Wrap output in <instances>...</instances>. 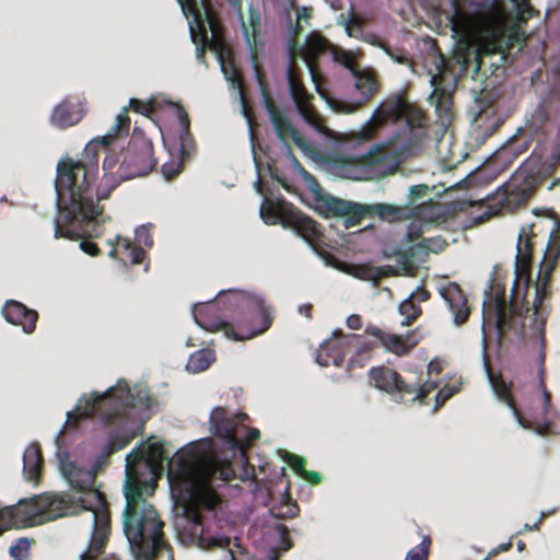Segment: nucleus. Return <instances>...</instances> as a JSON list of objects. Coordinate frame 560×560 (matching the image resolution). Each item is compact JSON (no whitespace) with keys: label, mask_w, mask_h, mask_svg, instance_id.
Returning <instances> with one entry per match:
<instances>
[{"label":"nucleus","mask_w":560,"mask_h":560,"mask_svg":"<svg viewBox=\"0 0 560 560\" xmlns=\"http://www.w3.org/2000/svg\"><path fill=\"white\" fill-rule=\"evenodd\" d=\"M427 192L428 186L424 184L411 186L409 189L410 203H413L417 200L423 198L427 195Z\"/></svg>","instance_id":"nucleus-56"},{"label":"nucleus","mask_w":560,"mask_h":560,"mask_svg":"<svg viewBox=\"0 0 560 560\" xmlns=\"http://www.w3.org/2000/svg\"><path fill=\"white\" fill-rule=\"evenodd\" d=\"M105 393H92L90 396H83L79 399L75 408L67 412V420L63 429H78L84 420L97 419L105 422ZM65 430L58 434L60 438Z\"/></svg>","instance_id":"nucleus-17"},{"label":"nucleus","mask_w":560,"mask_h":560,"mask_svg":"<svg viewBox=\"0 0 560 560\" xmlns=\"http://www.w3.org/2000/svg\"><path fill=\"white\" fill-rule=\"evenodd\" d=\"M194 318L206 330L224 329L225 335L236 341L252 339L272 324V311L262 298L245 292L220 293L214 302L195 306Z\"/></svg>","instance_id":"nucleus-3"},{"label":"nucleus","mask_w":560,"mask_h":560,"mask_svg":"<svg viewBox=\"0 0 560 560\" xmlns=\"http://www.w3.org/2000/svg\"><path fill=\"white\" fill-rule=\"evenodd\" d=\"M248 419L246 413L229 415L223 407H215L210 415V424L214 435L224 440L231 447L240 446L238 432L247 431L244 423Z\"/></svg>","instance_id":"nucleus-15"},{"label":"nucleus","mask_w":560,"mask_h":560,"mask_svg":"<svg viewBox=\"0 0 560 560\" xmlns=\"http://www.w3.org/2000/svg\"><path fill=\"white\" fill-rule=\"evenodd\" d=\"M370 378L376 388L392 395L399 394L401 399L415 393L410 383H407L397 371L388 366L372 368Z\"/></svg>","instance_id":"nucleus-21"},{"label":"nucleus","mask_w":560,"mask_h":560,"mask_svg":"<svg viewBox=\"0 0 560 560\" xmlns=\"http://www.w3.org/2000/svg\"><path fill=\"white\" fill-rule=\"evenodd\" d=\"M439 293L447 303L453 314L454 324L456 326L464 325L470 316L471 307L468 305V299L460 285L456 282H448L439 288Z\"/></svg>","instance_id":"nucleus-22"},{"label":"nucleus","mask_w":560,"mask_h":560,"mask_svg":"<svg viewBox=\"0 0 560 560\" xmlns=\"http://www.w3.org/2000/svg\"><path fill=\"white\" fill-rule=\"evenodd\" d=\"M536 226L537 223L524 225L518 235L516 260L523 268L529 266L533 259V240L537 237Z\"/></svg>","instance_id":"nucleus-31"},{"label":"nucleus","mask_w":560,"mask_h":560,"mask_svg":"<svg viewBox=\"0 0 560 560\" xmlns=\"http://www.w3.org/2000/svg\"><path fill=\"white\" fill-rule=\"evenodd\" d=\"M348 24H349V26L361 28L364 26L365 21L360 14H358L357 12H354L352 10L348 16Z\"/></svg>","instance_id":"nucleus-59"},{"label":"nucleus","mask_w":560,"mask_h":560,"mask_svg":"<svg viewBox=\"0 0 560 560\" xmlns=\"http://www.w3.org/2000/svg\"><path fill=\"white\" fill-rule=\"evenodd\" d=\"M492 387L495 395L513 411L514 416L517 418L518 422L523 427H527L525 424L524 418L518 410L516 402L514 400L511 385L508 384L501 376L495 378H491Z\"/></svg>","instance_id":"nucleus-33"},{"label":"nucleus","mask_w":560,"mask_h":560,"mask_svg":"<svg viewBox=\"0 0 560 560\" xmlns=\"http://www.w3.org/2000/svg\"><path fill=\"white\" fill-rule=\"evenodd\" d=\"M130 124L128 107L125 106L107 131V170L120 162L116 172L107 173V199L109 190L115 189L119 182L148 175L156 165L153 143L141 128L135 127L125 147Z\"/></svg>","instance_id":"nucleus-4"},{"label":"nucleus","mask_w":560,"mask_h":560,"mask_svg":"<svg viewBox=\"0 0 560 560\" xmlns=\"http://www.w3.org/2000/svg\"><path fill=\"white\" fill-rule=\"evenodd\" d=\"M387 151L384 144H375L365 155V164H376L387 159Z\"/></svg>","instance_id":"nucleus-45"},{"label":"nucleus","mask_w":560,"mask_h":560,"mask_svg":"<svg viewBox=\"0 0 560 560\" xmlns=\"http://www.w3.org/2000/svg\"><path fill=\"white\" fill-rule=\"evenodd\" d=\"M284 459L300 477L305 474L306 459L303 456L287 453Z\"/></svg>","instance_id":"nucleus-47"},{"label":"nucleus","mask_w":560,"mask_h":560,"mask_svg":"<svg viewBox=\"0 0 560 560\" xmlns=\"http://www.w3.org/2000/svg\"><path fill=\"white\" fill-rule=\"evenodd\" d=\"M213 361V351L209 349H201L189 357L187 362V370L194 373H199L207 370Z\"/></svg>","instance_id":"nucleus-34"},{"label":"nucleus","mask_w":560,"mask_h":560,"mask_svg":"<svg viewBox=\"0 0 560 560\" xmlns=\"http://www.w3.org/2000/svg\"><path fill=\"white\" fill-rule=\"evenodd\" d=\"M423 226L422 223L411 222L407 228L406 238L408 242L412 243L422 237Z\"/></svg>","instance_id":"nucleus-53"},{"label":"nucleus","mask_w":560,"mask_h":560,"mask_svg":"<svg viewBox=\"0 0 560 560\" xmlns=\"http://www.w3.org/2000/svg\"><path fill=\"white\" fill-rule=\"evenodd\" d=\"M240 22L248 47L256 49L259 45H262L260 40V14L258 10L250 7L248 10V21L245 22L243 18Z\"/></svg>","instance_id":"nucleus-32"},{"label":"nucleus","mask_w":560,"mask_h":560,"mask_svg":"<svg viewBox=\"0 0 560 560\" xmlns=\"http://www.w3.org/2000/svg\"><path fill=\"white\" fill-rule=\"evenodd\" d=\"M260 436V432L258 429H250L247 427V431L238 432L240 446H233V448H238L244 451L249 447L254 441L258 440Z\"/></svg>","instance_id":"nucleus-46"},{"label":"nucleus","mask_w":560,"mask_h":560,"mask_svg":"<svg viewBox=\"0 0 560 560\" xmlns=\"http://www.w3.org/2000/svg\"><path fill=\"white\" fill-rule=\"evenodd\" d=\"M60 469L71 487L83 493L80 498L84 510L93 512V534L88 551L81 560H105V494L94 487L96 476L105 467V446L102 447L89 467L70 460L69 454L59 456Z\"/></svg>","instance_id":"nucleus-6"},{"label":"nucleus","mask_w":560,"mask_h":560,"mask_svg":"<svg viewBox=\"0 0 560 560\" xmlns=\"http://www.w3.org/2000/svg\"><path fill=\"white\" fill-rule=\"evenodd\" d=\"M544 361H545V354L541 353L540 354V370H539V376H540V388L542 389V399H544V413H547L548 412V409H549V406H550V402H551V395L550 393L547 390L546 388V384H545V381L542 378V373H544V370H542V364H544Z\"/></svg>","instance_id":"nucleus-51"},{"label":"nucleus","mask_w":560,"mask_h":560,"mask_svg":"<svg viewBox=\"0 0 560 560\" xmlns=\"http://www.w3.org/2000/svg\"><path fill=\"white\" fill-rule=\"evenodd\" d=\"M150 390L145 385L130 386L119 380L107 388V457L127 447L144 430L151 407Z\"/></svg>","instance_id":"nucleus-5"},{"label":"nucleus","mask_w":560,"mask_h":560,"mask_svg":"<svg viewBox=\"0 0 560 560\" xmlns=\"http://www.w3.org/2000/svg\"><path fill=\"white\" fill-rule=\"evenodd\" d=\"M323 208L327 215L342 218L347 229L361 224L366 217L377 215L389 222L410 219L416 208L410 206H395L389 203L362 205L354 201L326 196Z\"/></svg>","instance_id":"nucleus-9"},{"label":"nucleus","mask_w":560,"mask_h":560,"mask_svg":"<svg viewBox=\"0 0 560 560\" xmlns=\"http://www.w3.org/2000/svg\"><path fill=\"white\" fill-rule=\"evenodd\" d=\"M33 540L28 538H19L13 541L9 548V555L13 560H26L30 556V549Z\"/></svg>","instance_id":"nucleus-37"},{"label":"nucleus","mask_w":560,"mask_h":560,"mask_svg":"<svg viewBox=\"0 0 560 560\" xmlns=\"http://www.w3.org/2000/svg\"><path fill=\"white\" fill-rule=\"evenodd\" d=\"M167 460V479L176 505L183 510L192 535H199L203 549L229 548L230 537H205L202 510L212 511L221 503L212 487L217 474L229 481L233 476L230 466L219 469V464L208 462L192 445L177 451L168 460L164 446L159 442H141L126 456L124 493L126 508L122 514L124 533L137 560H155L171 547L165 539V523L156 509L147 500L158 487Z\"/></svg>","instance_id":"nucleus-1"},{"label":"nucleus","mask_w":560,"mask_h":560,"mask_svg":"<svg viewBox=\"0 0 560 560\" xmlns=\"http://www.w3.org/2000/svg\"><path fill=\"white\" fill-rule=\"evenodd\" d=\"M453 13L450 16L452 31L457 35H470L481 22L478 11H470L460 5L457 1L453 2Z\"/></svg>","instance_id":"nucleus-28"},{"label":"nucleus","mask_w":560,"mask_h":560,"mask_svg":"<svg viewBox=\"0 0 560 560\" xmlns=\"http://www.w3.org/2000/svg\"><path fill=\"white\" fill-rule=\"evenodd\" d=\"M331 44L319 33H311L305 40L304 47H301V52L294 55V60L298 57H302L306 63V67L312 75V80L315 84L317 93L326 98V90L322 86L320 74L318 72V59L322 55L329 52Z\"/></svg>","instance_id":"nucleus-16"},{"label":"nucleus","mask_w":560,"mask_h":560,"mask_svg":"<svg viewBox=\"0 0 560 560\" xmlns=\"http://www.w3.org/2000/svg\"><path fill=\"white\" fill-rule=\"evenodd\" d=\"M415 294H411L408 299L402 301L399 305V312L405 318L401 322V326H410L416 322L422 314L420 305L413 301Z\"/></svg>","instance_id":"nucleus-35"},{"label":"nucleus","mask_w":560,"mask_h":560,"mask_svg":"<svg viewBox=\"0 0 560 560\" xmlns=\"http://www.w3.org/2000/svg\"><path fill=\"white\" fill-rule=\"evenodd\" d=\"M302 21L298 20L293 25H291L290 30V42H289V54L290 59H294L295 51L301 52V46L299 43V36L303 32Z\"/></svg>","instance_id":"nucleus-40"},{"label":"nucleus","mask_w":560,"mask_h":560,"mask_svg":"<svg viewBox=\"0 0 560 560\" xmlns=\"http://www.w3.org/2000/svg\"><path fill=\"white\" fill-rule=\"evenodd\" d=\"M44 469V458L40 446L32 443L23 454V475L27 481L38 483Z\"/></svg>","instance_id":"nucleus-29"},{"label":"nucleus","mask_w":560,"mask_h":560,"mask_svg":"<svg viewBox=\"0 0 560 560\" xmlns=\"http://www.w3.org/2000/svg\"><path fill=\"white\" fill-rule=\"evenodd\" d=\"M362 317L358 314H352L347 318V326L350 329L358 330L362 328Z\"/></svg>","instance_id":"nucleus-61"},{"label":"nucleus","mask_w":560,"mask_h":560,"mask_svg":"<svg viewBox=\"0 0 560 560\" xmlns=\"http://www.w3.org/2000/svg\"><path fill=\"white\" fill-rule=\"evenodd\" d=\"M302 478L312 485H319L323 481V476L320 472L310 471L307 469L305 474L302 476Z\"/></svg>","instance_id":"nucleus-60"},{"label":"nucleus","mask_w":560,"mask_h":560,"mask_svg":"<svg viewBox=\"0 0 560 560\" xmlns=\"http://www.w3.org/2000/svg\"><path fill=\"white\" fill-rule=\"evenodd\" d=\"M293 547V541L289 535V530L285 526L280 527V544L277 548L271 549V551L280 552V556L283 552H287Z\"/></svg>","instance_id":"nucleus-48"},{"label":"nucleus","mask_w":560,"mask_h":560,"mask_svg":"<svg viewBox=\"0 0 560 560\" xmlns=\"http://www.w3.org/2000/svg\"><path fill=\"white\" fill-rule=\"evenodd\" d=\"M178 138L180 158L182 160H184L185 158H189L190 154L194 152L195 140L190 131H180Z\"/></svg>","instance_id":"nucleus-41"},{"label":"nucleus","mask_w":560,"mask_h":560,"mask_svg":"<svg viewBox=\"0 0 560 560\" xmlns=\"http://www.w3.org/2000/svg\"><path fill=\"white\" fill-rule=\"evenodd\" d=\"M262 91V97H264V104L265 108L268 112L269 118L272 122V126L276 130V133L279 138V140L282 142L283 147L287 150L288 155L291 159L292 164L294 165L295 170L300 173V175L303 177L305 183L307 184L308 189L316 195L317 200L323 205V200L326 197L320 196L322 194V186L317 182L316 177L312 175L308 171H306L302 164L299 162V160L294 156L292 153L290 141L293 142L296 147L302 149L303 151H311L312 147L311 144L300 135V132L295 129V127L292 125L288 116L277 107L273 100L269 95L268 91L265 86L261 88Z\"/></svg>","instance_id":"nucleus-10"},{"label":"nucleus","mask_w":560,"mask_h":560,"mask_svg":"<svg viewBox=\"0 0 560 560\" xmlns=\"http://www.w3.org/2000/svg\"><path fill=\"white\" fill-rule=\"evenodd\" d=\"M131 109L136 113L142 114L144 116L150 117V115L154 112V101H142L139 98H130L128 110Z\"/></svg>","instance_id":"nucleus-42"},{"label":"nucleus","mask_w":560,"mask_h":560,"mask_svg":"<svg viewBox=\"0 0 560 560\" xmlns=\"http://www.w3.org/2000/svg\"><path fill=\"white\" fill-rule=\"evenodd\" d=\"M410 385L415 388V393L409 395L411 398L410 400H416V399H425L434 389L438 388V383L436 382H425L423 384H419V383H416V384H411Z\"/></svg>","instance_id":"nucleus-44"},{"label":"nucleus","mask_w":560,"mask_h":560,"mask_svg":"<svg viewBox=\"0 0 560 560\" xmlns=\"http://www.w3.org/2000/svg\"><path fill=\"white\" fill-rule=\"evenodd\" d=\"M91 215L93 218V220L95 221V223H88V222H81L78 220V223H80V228L82 230V235L80 236H75V237H67L68 240H72V241H78V240H81L80 242V248L82 252H84L85 254L90 255V256H100L101 255V248L98 247V245L92 241V238H96V237H100L103 235V232H104V228H103V222H104V219H103V210L102 208H96V212L95 213H92L91 212Z\"/></svg>","instance_id":"nucleus-25"},{"label":"nucleus","mask_w":560,"mask_h":560,"mask_svg":"<svg viewBox=\"0 0 560 560\" xmlns=\"http://www.w3.org/2000/svg\"><path fill=\"white\" fill-rule=\"evenodd\" d=\"M354 75V88L355 91L359 93L360 97L354 103H347L342 101H336L328 96V93L326 92V101L329 104L330 107L336 109L337 112L341 113H352L359 108H361L363 105H365L368 102L371 101V98L378 93L380 91V81L377 79V75L375 72L371 70H358L353 71Z\"/></svg>","instance_id":"nucleus-14"},{"label":"nucleus","mask_w":560,"mask_h":560,"mask_svg":"<svg viewBox=\"0 0 560 560\" xmlns=\"http://www.w3.org/2000/svg\"><path fill=\"white\" fill-rule=\"evenodd\" d=\"M107 245L112 247L108 255L117 258L125 266L141 264L145 258L144 249L137 246L130 238L117 235L114 242L107 240Z\"/></svg>","instance_id":"nucleus-27"},{"label":"nucleus","mask_w":560,"mask_h":560,"mask_svg":"<svg viewBox=\"0 0 560 560\" xmlns=\"http://www.w3.org/2000/svg\"><path fill=\"white\" fill-rule=\"evenodd\" d=\"M300 512V508L296 502L292 501L291 498H287L279 506L277 517L279 518H293Z\"/></svg>","instance_id":"nucleus-43"},{"label":"nucleus","mask_w":560,"mask_h":560,"mask_svg":"<svg viewBox=\"0 0 560 560\" xmlns=\"http://www.w3.org/2000/svg\"><path fill=\"white\" fill-rule=\"evenodd\" d=\"M365 335L371 336L374 340L369 348L383 347L386 351L395 353L398 357L408 354L419 342L416 331H409L406 335L387 334L384 330L369 326Z\"/></svg>","instance_id":"nucleus-18"},{"label":"nucleus","mask_w":560,"mask_h":560,"mask_svg":"<svg viewBox=\"0 0 560 560\" xmlns=\"http://www.w3.org/2000/svg\"><path fill=\"white\" fill-rule=\"evenodd\" d=\"M312 310H313V305L307 303V304H303L299 307V313L303 316H305L306 318L311 319L312 318Z\"/></svg>","instance_id":"nucleus-64"},{"label":"nucleus","mask_w":560,"mask_h":560,"mask_svg":"<svg viewBox=\"0 0 560 560\" xmlns=\"http://www.w3.org/2000/svg\"><path fill=\"white\" fill-rule=\"evenodd\" d=\"M372 44H374V45L378 46L380 48H382L396 62L401 63V65L406 63L407 58L405 56L395 55L392 51V49L385 43L380 40L378 38H375V40H373Z\"/></svg>","instance_id":"nucleus-57"},{"label":"nucleus","mask_w":560,"mask_h":560,"mask_svg":"<svg viewBox=\"0 0 560 560\" xmlns=\"http://www.w3.org/2000/svg\"><path fill=\"white\" fill-rule=\"evenodd\" d=\"M405 98L401 95H394L383 102L373 113L371 119L361 131V139L371 140L377 129L387 121L396 122L402 119L404 109L406 108Z\"/></svg>","instance_id":"nucleus-19"},{"label":"nucleus","mask_w":560,"mask_h":560,"mask_svg":"<svg viewBox=\"0 0 560 560\" xmlns=\"http://www.w3.org/2000/svg\"><path fill=\"white\" fill-rule=\"evenodd\" d=\"M228 3L235 10L238 20L243 19V0H226Z\"/></svg>","instance_id":"nucleus-62"},{"label":"nucleus","mask_w":560,"mask_h":560,"mask_svg":"<svg viewBox=\"0 0 560 560\" xmlns=\"http://www.w3.org/2000/svg\"><path fill=\"white\" fill-rule=\"evenodd\" d=\"M357 338V335H345L341 331L335 332L334 338L320 345L316 361L323 366L329 364L340 365L349 348V340Z\"/></svg>","instance_id":"nucleus-24"},{"label":"nucleus","mask_w":560,"mask_h":560,"mask_svg":"<svg viewBox=\"0 0 560 560\" xmlns=\"http://www.w3.org/2000/svg\"><path fill=\"white\" fill-rule=\"evenodd\" d=\"M186 15L194 16L200 27L206 22L214 37L220 35L221 23L211 0H176Z\"/></svg>","instance_id":"nucleus-23"},{"label":"nucleus","mask_w":560,"mask_h":560,"mask_svg":"<svg viewBox=\"0 0 560 560\" xmlns=\"http://www.w3.org/2000/svg\"><path fill=\"white\" fill-rule=\"evenodd\" d=\"M287 81L290 95L300 115L311 126L317 130H322L324 128L322 118L311 104L313 95L306 90L301 78V71L294 59H290L287 69Z\"/></svg>","instance_id":"nucleus-13"},{"label":"nucleus","mask_w":560,"mask_h":560,"mask_svg":"<svg viewBox=\"0 0 560 560\" xmlns=\"http://www.w3.org/2000/svg\"><path fill=\"white\" fill-rule=\"evenodd\" d=\"M430 547L431 538L423 536L422 541L407 552L405 560H429Z\"/></svg>","instance_id":"nucleus-38"},{"label":"nucleus","mask_w":560,"mask_h":560,"mask_svg":"<svg viewBox=\"0 0 560 560\" xmlns=\"http://www.w3.org/2000/svg\"><path fill=\"white\" fill-rule=\"evenodd\" d=\"M260 217L266 224H281L302 237L318 255L326 253V242L320 224L284 199L265 198L260 206Z\"/></svg>","instance_id":"nucleus-7"},{"label":"nucleus","mask_w":560,"mask_h":560,"mask_svg":"<svg viewBox=\"0 0 560 560\" xmlns=\"http://www.w3.org/2000/svg\"><path fill=\"white\" fill-rule=\"evenodd\" d=\"M231 73H230V77H229V73H228V69L225 67V65H222V71L224 72L225 77L229 78L231 81L233 82H236L240 80V74L236 70V68L233 66V63H231Z\"/></svg>","instance_id":"nucleus-63"},{"label":"nucleus","mask_w":560,"mask_h":560,"mask_svg":"<svg viewBox=\"0 0 560 560\" xmlns=\"http://www.w3.org/2000/svg\"><path fill=\"white\" fill-rule=\"evenodd\" d=\"M86 101L82 95H67L54 107L49 121L60 129L72 127L83 119L86 113Z\"/></svg>","instance_id":"nucleus-20"},{"label":"nucleus","mask_w":560,"mask_h":560,"mask_svg":"<svg viewBox=\"0 0 560 560\" xmlns=\"http://www.w3.org/2000/svg\"><path fill=\"white\" fill-rule=\"evenodd\" d=\"M446 242L441 236L424 238L421 243V246L434 252L439 253L446 247Z\"/></svg>","instance_id":"nucleus-52"},{"label":"nucleus","mask_w":560,"mask_h":560,"mask_svg":"<svg viewBox=\"0 0 560 560\" xmlns=\"http://www.w3.org/2000/svg\"><path fill=\"white\" fill-rule=\"evenodd\" d=\"M451 95L443 89L435 88L430 95L429 101L435 105L436 109H441L446 103L450 102Z\"/></svg>","instance_id":"nucleus-49"},{"label":"nucleus","mask_w":560,"mask_h":560,"mask_svg":"<svg viewBox=\"0 0 560 560\" xmlns=\"http://www.w3.org/2000/svg\"><path fill=\"white\" fill-rule=\"evenodd\" d=\"M152 229H153V224H143V225L139 226L138 229H136V232H135L136 243L135 244L140 247H141V245H143L145 247L151 248L154 244Z\"/></svg>","instance_id":"nucleus-39"},{"label":"nucleus","mask_w":560,"mask_h":560,"mask_svg":"<svg viewBox=\"0 0 560 560\" xmlns=\"http://www.w3.org/2000/svg\"><path fill=\"white\" fill-rule=\"evenodd\" d=\"M2 314L7 322L21 326L23 331L32 334L36 329L38 313L26 307L23 303L10 300L2 307Z\"/></svg>","instance_id":"nucleus-26"},{"label":"nucleus","mask_w":560,"mask_h":560,"mask_svg":"<svg viewBox=\"0 0 560 560\" xmlns=\"http://www.w3.org/2000/svg\"><path fill=\"white\" fill-rule=\"evenodd\" d=\"M458 392V387L452 386V385H445L442 387L435 397L436 400V407L442 406L445 404L446 400H448L451 397H453Z\"/></svg>","instance_id":"nucleus-50"},{"label":"nucleus","mask_w":560,"mask_h":560,"mask_svg":"<svg viewBox=\"0 0 560 560\" xmlns=\"http://www.w3.org/2000/svg\"><path fill=\"white\" fill-rule=\"evenodd\" d=\"M402 118L406 120L410 129L423 128L427 125L424 113L417 106L406 103Z\"/></svg>","instance_id":"nucleus-36"},{"label":"nucleus","mask_w":560,"mask_h":560,"mask_svg":"<svg viewBox=\"0 0 560 560\" xmlns=\"http://www.w3.org/2000/svg\"><path fill=\"white\" fill-rule=\"evenodd\" d=\"M105 150V136L90 141L80 161L62 158L57 165L56 192L58 215L55 219V237H75L82 235L79 221L95 223L91 212L95 213L98 203L92 196V185L98 175V153Z\"/></svg>","instance_id":"nucleus-2"},{"label":"nucleus","mask_w":560,"mask_h":560,"mask_svg":"<svg viewBox=\"0 0 560 560\" xmlns=\"http://www.w3.org/2000/svg\"><path fill=\"white\" fill-rule=\"evenodd\" d=\"M176 108L180 131H190V118L187 110L180 105H177Z\"/></svg>","instance_id":"nucleus-55"},{"label":"nucleus","mask_w":560,"mask_h":560,"mask_svg":"<svg viewBox=\"0 0 560 560\" xmlns=\"http://www.w3.org/2000/svg\"><path fill=\"white\" fill-rule=\"evenodd\" d=\"M184 161L178 163H165L162 166V173L167 178L171 179L178 175L182 172Z\"/></svg>","instance_id":"nucleus-54"},{"label":"nucleus","mask_w":560,"mask_h":560,"mask_svg":"<svg viewBox=\"0 0 560 560\" xmlns=\"http://www.w3.org/2000/svg\"><path fill=\"white\" fill-rule=\"evenodd\" d=\"M536 189L535 178L525 176L523 173L515 174L508 183L500 187L492 196L494 211L487 212L488 217L504 209H512L525 205Z\"/></svg>","instance_id":"nucleus-12"},{"label":"nucleus","mask_w":560,"mask_h":560,"mask_svg":"<svg viewBox=\"0 0 560 560\" xmlns=\"http://www.w3.org/2000/svg\"><path fill=\"white\" fill-rule=\"evenodd\" d=\"M549 218L555 220V223L542 260L547 275L555 269L557 260L560 257V218H558L552 210H550Z\"/></svg>","instance_id":"nucleus-30"},{"label":"nucleus","mask_w":560,"mask_h":560,"mask_svg":"<svg viewBox=\"0 0 560 560\" xmlns=\"http://www.w3.org/2000/svg\"><path fill=\"white\" fill-rule=\"evenodd\" d=\"M69 504L62 495L43 493L20 500L18 504L0 509V534L11 525H35L55 521L68 513Z\"/></svg>","instance_id":"nucleus-8"},{"label":"nucleus","mask_w":560,"mask_h":560,"mask_svg":"<svg viewBox=\"0 0 560 560\" xmlns=\"http://www.w3.org/2000/svg\"><path fill=\"white\" fill-rule=\"evenodd\" d=\"M528 311V303H525L523 300L520 301L517 298V282L514 283L512 289L509 305H506L504 288H499L495 293L491 289L485 293L483 317L493 316L500 332L516 329L517 320H520L518 329L522 331L525 327Z\"/></svg>","instance_id":"nucleus-11"},{"label":"nucleus","mask_w":560,"mask_h":560,"mask_svg":"<svg viewBox=\"0 0 560 560\" xmlns=\"http://www.w3.org/2000/svg\"><path fill=\"white\" fill-rule=\"evenodd\" d=\"M292 8L296 9V19L300 21H308L312 18L311 9L306 7L299 8L295 0L291 2Z\"/></svg>","instance_id":"nucleus-58"}]
</instances>
